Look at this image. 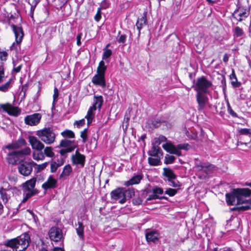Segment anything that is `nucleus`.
<instances>
[{"instance_id": "obj_12", "label": "nucleus", "mask_w": 251, "mask_h": 251, "mask_svg": "<svg viewBox=\"0 0 251 251\" xmlns=\"http://www.w3.org/2000/svg\"><path fill=\"white\" fill-rule=\"evenodd\" d=\"M5 79L4 70L3 66H0V84L2 83ZM12 79H9L4 84L0 85V91L6 92L12 87Z\"/></svg>"}, {"instance_id": "obj_50", "label": "nucleus", "mask_w": 251, "mask_h": 251, "mask_svg": "<svg viewBox=\"0 0 251 251\" xmlns=\"http://www.w3.org/2000/svg\"><path fill=\"white\" fill-rule=\"evenodd\" d=\"M234 34L236 37H240L244 34V31L241 28L236 26L234 29Z\"/></svg>"}, {"instance_id": "obj_64", "label": "nucleus", "mask_w": 251, "mask_h": 251, "mask_svg": "<svg viewBox=\"0 0 251 251\" xmlns=\"http://www.w3.org/2000/svg\"><path fill=\"white\" fill-rule=\"evenodd\" d=\"M82 35V33H79L77 34V35L76 36V44H77V45L78 46H80L81 44V39Z\"/></svg>"}, {"instance_id": "obj_25", "label": "nucleus", "mask_w": 251, "mask_h": 251, "mask_svg": "<svg viewBox=\"0 0 251 251\" xmlns=\"http://www.w3.org/2000/svg\"><path fill=\"white\" fill-rule=\"evenodd\" d=\"M149 155L154 157H160L163 156V152L161 148L156 145L152 144V147L148 151Z\"/></svg>"}, {"instance_id": "obj_24", "label": "nucleus", "mask_w": 251, "mask_h": 251, "mask_svg": "<svg viewBox=\"0 0 251 251\" xmlns=\"http://www.w3.org/2000/svg\"><path fill=\"white\" fill-rule=\"evenodd\" d=\"M11 188H4L2 187L0 188V198L4 204H6L8 202L11 198L10 193L11 192Z\"/></svg>"}, {"instance_id": "obj_47", "label": "nucleus", "mask_w": 251, "mask_h": 251, "mask_svg": "<svg viewBox=\"0 0 251 251\" xmlns=\"http://www.w3.org/2000/svg\"><path fill=\"white\" fill-rule=\"evenodd\" d=\"M151 192L156 195L163 194V190L162 188L154 187L152 189Z\"/></svg>"}, {"instance_id": "obj_2", "label": "nucleus", "mask_w": 251, "mask_h": 251, "mask_svg": "<svg viewBox=\"0 0 251 251\" xmlns=\"http://www.w3.org/2000/svg\"><path fill=\"white\" fill-rule=\"evenodd\" d=\"M251 195V190L249 188L234 189L232 192L226 194V202L228 205H232L237 200L236 204H243L245 202L244 197Z\"/></svg>"}, {"instance_id": "obj_51", "label": "nucleus", "mask_w": 251, "mask_h": 251, "mask_svg": "<svg viewBox=\"0 0 251 251\" xmlns=\"http://www.w3.org/2000/svg\"><path fill=\"white\" fill-rule=\"evenodd\" d=\"M176 193L177 190L176 189L172 188L167 189L165 192V193L169 195L170 197L174 196L176 194Z\"/></svg>"}, {"instance_id": "obj_26", "label": "nucleus", "mask_w": 251, "mask_h": 251, "mask_svg": "<svg viewBox=\"0 0 251 251\" xmlns=\"http://www.w3.org/2000/svg\"><path fill=\"white\" fill-rule=\"evenodd\" d=\"M159 234L156 231H150L146 233V238L147 242H155L159 239Z\"/></svg>"}, {"instance_id": "obj_20", "label": "nucleus", "mask_w": 251, "mask_h": 251, "mask_svg": "<svg viewBox=\"0 0 251 251\" xmlns=\"http://www.w3.org/2000/svg\"><path fill=\"white\" fill-rule=\"evenodd\" d=\"M92 82L95 85H99L102 88H105L106 87L105 75L97 73L93 77Z\"/></svg>"}, {"instance_id": "obj_44", "label": "nucleus", "mask_w": 251, "mask_h": 251, "mask_svg": "<svg viewBox=\"0 0 251 251\" xmlns=\"http://www.w3.org/2000/svg\"><path fill=\"white\" fill-rule=\"evenodd\" d=\"M112 51L111 50L107 48H104L103 53L102 54V59L106 60L108 59L112 55Z\"/></svg>"}, {"instance_id": "obj_43", "label": "nucleus", "mask_w": 251, "mask_h": 251, "mask_svg": "<svg viewBox=\"0 0 251 251\" xmlns=\"http://www.w3.org/2000/svg\"><path fill=\"white\" fill-rule=\"evenodd\" d=\"M167 140V138L163 135H160L158 138L154 139V142L152 144L159 145L162 142H165Z\"/></svg>"}, {"instance_id": "obj_5", "label": "nucleus", "mask_w": 251, "mask_h": 251, "mask_svg": "<svg viewBox=\"0 0 251 251\" xmlns=\"http://www.w3.org/2000/svg\"><path fill=\"white\" fill-rule=\"evenodd\" d=\"M103 98L101 96H94L93 104L88 109L87 113L85 117L87 119V125L89 126L93 122L95 118V113L94 111L97 108L100 109L103 103Z\"/></svg>"}, {"instance_id": "obj_39", "label": "nucleus", "mask_w": 251, "mask_h": 251, "mask_svg": "<svg viewBox=\"0 0 251 251\" xmlns=\"http://www.w3.org/2000/svg\"><path fill=\"white\" fill-rule=\"evenodd\" d=\"M148 162L150 165L151 166H157L159 165V162H160V157H149L148 158Z\"/></svg>"}, {"instance_id": "obj_41", "label": "nucleus", "mask_w": 251, "mask_h": 251, "mask_svg": "<svg viewBox=\"0 0 251 251\" xmlns=\"http://www.w3.org/2000/svg\"><path fill=\"white\" fill-rule=\"evenodd\" d=\"M74 143V141H71L67 139H63L60 141L59 145L58 146L60 147H67Z\"/></svg>"}, {"instance_id": "obj_1", "label": "nucleus", "mask_w": 251, "mask_h": 251, "mask_svg": "<svg viewBox=\"0 0 251 251\" xmlns=\"http://www.w3.org/2000/svg\"><path fill=\"white\" fill-rule=\"evenodd\" d=\"M29 241L28 234L25 233L17 238L5 241L4 245L11 249L0 251H24L28 247Z\"/></svg>"}, {"instance_id": "obj_52", "label": "nucleus", "mask_w": 251, "mask_h": 251, "mask_svg": "<svg viewBox=\"0 0 251 251\" xmlns=\"http://www.w3.org/2000/svg\"><path fill=\"white\" fill-rule=\"evenodd\" d=\"M176 179H169L168 181L169 182V185L173 187H176L180 186L179 182L176 180Z\"/></svg>"}, {"instance_id": "obj_14", "label": "nucleus", "mask_w": 251, "mask_h": 251, "mask_svg": "<svg viewBox=\"0 0 251 251\" xmlns=\"http://www.w3.org/2000/svg\"><path fill=\"white\" fill-rule=\"evenodd\" d=\"M28 142L33 150L41 151L45 148V145L42 141L34 136L28 137Z\"/></svg>"}, {"instance_id": "obj_57", "label": "nucleus", "mask_w": 251, "mask_h": 251, "mask_svg": "<svg viewBox=\"0 0 251 251\" xmlns=\"http://www.w3.org/2000/svg\"><path fill=\"white\" fill-rule=\"evenodd\" d=\"M58 95H59V93H58V89L56 88H55L54 89V94L53 95V103H52L53 107L54 106V104L55 102L56 101H57V98L58 97Z\"/></svg>"}, {"instance_id": "obj_4", "label": "nucleus", "mask_w": 251, "mask_h": 251, "mask_svg": "<svg viewBox=\"0 0 251 251\" xmlns=\"http://www.w3.org/2000/svg\"><path fill=\"white\" fill-rule=\"evenodd\" d=\"M36 135L42 142L47 145L53 144L56 138V134L52 127H45L37 130Z\"/></svg>"}, {"instance_id": "obj_40", "label": "nucleus", "mask_w": 251, "mask_h": 251, "mask_svg": "<svg viewBox=\"0 0 251 251\" xmlns=\"http://www.w3.org/2000/svg\"><path fill=\"white\" fill-rule=\"evenodd\" d=\"M33 158L37 161L39 160H43L45 159V156L43 152H33Z\"/></svg>"}, {"instance_id": "obj_7", "label": "nucleus", "mask_w": 251, "mask_h": 251, "mask_svg": "<svg viewBox=\"0 0 251 251\" xmlns=\"http://www.w3.org/2000/svg\"><path fill=\"white\" fill-rule=\"evenodd\" d=\"M11 26L15 34L16 43H13L12 44L10 47V49L11 50H15L17 51L18 46L21 43L24 37V32L22 27L21 26H18L14 25H12Z\"/></svg>"}, {"instance_id": "obj_8", "label": "nucleus", "mask_w": 251, "mask_h": 251, "mask_svg": "<svg viewBox=\"0 0 251 251\" xmlns=\"http://www.w3.org/2000/svg\"><path fill=\"white\" fill-rule=\"evenodd\" d=\"M37 164L33 161L30 162L25 161L19 164L18 170L19 173L23 176H29L32 173L33 167Z\"/></svg>"}, {"instance_id": "obj_11", "label": "nucleus", "mask_w": 251, "mask_h": 251, "mask_svg": "<svg viewBox=\"0 0 251 251\" xmlns=\"http://www.w3.org/2000/svg\"><path fill=\"white\" fill-rule=\"evenodd\" d=\"M26 144V142L25 140L23 138H20L17 141L12 142L11 144L4 146L2 148V151L5 152L6 150H12L20 149L25 146Z\"/></svg>"}, {"instance_id": "obj_9", "label": "nucleus", "mask_w": 251, "mask_h": 251, "mask_svg": "<svg viewBox=\"0 0 251 251\" xmlns=\"http://www.w3.org/2000/svg\"><path fill=\"white\" fill-rule=\"evenodd\" d=\"M239 137L240 141L238 144L247 145L251 142V129L241 128L238 129Z\"/></svg>"}, {"instance_id": "obj_21", "label": "nucleus", "mask_w": 251, "mask_h": 251, "mask_svg": "<svg viewBox=\"0 0 251 251\" xmlns=\"http://www.w3.org/2000/svg\"><path fill=\"white\" fill-rule=\"evenodd\" d=\"M57 180L54 178L52 176H50L47 180L42 184V187L44 190L47 191L49 189L56 188L57 186Z\"/></svg>"}, {"instance_id": "obj_19", "label": "nucleus", "mask_w": 251, "mask_h": 251, "mask_svg": "<svg viewBox=\"0 0 251 251\" xmlns=\"http://www.w3.org/2000/svg\"><path fill=\"white\" fill-rule=\"evenodd\" d=\"M36 182V178L33 177L31 179L26 181L23 184V190L25 193L26 192H34V187Z\"/></svg>"}, {"instance_id": "obj_49", "label": "nucleus", "mask_w": 251, "mask_h": 251, "mask_svg": "<svg viewBox=\"0 0 251 251\" xmlns=\"http://www.w3.org/2000/svg\"><path fill=\"white\" fill-rule=\"evenodd\" d=\"M48 164H49V162H45L42 164L35 165V166H37L36 168L37 170V172H39L42 171L44 169H45L47 167Z\"/></svg>"}, {"instance_id": "obj_18", "label": "nucleus", "mask_w": 251, "mask_h": 251, "mask_svg": "<svg viewBox=\"0 0 251 251\" xmlns=\"http://www.w3.org/2000/svg\"><path fill=\"white\" fill-rule=\"evenodd\" d=\"M249 13L246 9H243L238 7L233 13V17L239 22L244 20L248 17Z\"/></svg>"}, {"instance_id": "obj_28", "label": "nucleus", "mask_w": 251, "mask_h": 251, "mask_svg": "<svg viewBox=\"0 0 251 251\" xmlns=\"http://www.w3.org/2000/svg\"><path fill=\"white\" fill-rule=\"evenodd\" d=\"M142 179V176L140 175H136L132 177L129 180L125 182L124 185L126 186L137 184L140 183Z\"/></svg>"}, {"instance_id": "obj_53", "label": "nucleus", "mask_w": 251, "mask_h": 251, "mask_svg": "<svg viewBox=\"0 0 251 251\" xmlns=\"http://www.w3.org/2000/svg\"><path fill=\"white\" fill-rule=\"evenodd\" d=\"M186 135L189 139H191L196 140L197 138V133L196 132L187 131Z\"/></svg>"}, {"instance_id": "obj_37", "label": "nucleus", "mask_w": 251, "mask_h": 251, "mask_svg": "<svg viewBox=\"0 0 251 251\" xmlns=\"http://www.w3.org/2000/svg\"><path fill=\"white\" fill-rule=\"evenodd\" d=\"M61 135L65 138H74L75 137L74 132L69 129H66L61 133Z\"/></svg>"}, {"instance_id": "obj_36", "label": "nucleus", "mask_w": 251, "mask_h": 251, "mask_svg": "<svg viewBox=\"0 0 251 251\" xmlns=\"http://www.w3.org/2000/svg\"><path fill=\"white\" fill-rule=\"evenodd\" d=\"M107 69L106 66L105 65L103 60L99 63V66L97 68V73L105 75V72Z\"/></svg>"}, {"instance_id": "obj_3", "label": "nucleus", "mask_w": 251, "mask_h": 251, "mask_svg": "<svg viewBox=\"0 0 251 251\" xmlns=\"http://www.w3.org/2000/svg\"><path fill=\"white\" fill-rule=\"evenodd\" d=\"M31 153V149L29 147H25L24 149L18 151H13L11 150H6L5 152L1 151V154L3 156V154H6V160L9 164L16 165L18 162L23 160L25 156L29 155Z\"/></svg>"}, {"instance_id": "obj_15", "label": "nucleus", "mask_w": 251, "mask_h": 251, "mask_svg": "<svg viewBox=\"0 0 251 251\" xmlns=\"http://www.w3.org/2000/svg\"><path fill=\"white\" fill-rule=\"evenodd\" d=\"M49 235L51 240L58 242L62 237V232L59 227L53 226L49 230Z\"/></svg>"}, {"instance_id": "obj_58", "label": "nucleus", "mask_w": 251, "mask_h": 251, "mask_svg": "<svg viewBox=\"0 0 251 251\" xmlns=\"http://www.w3.org/2000/svg\"><path fill=\"white\" fill-rule=\"evenodd\" d=\"M110 5V3L109 2L108 0H103L101 2V9H106L109 7Z\"/></svg>"}, {"instance_id": "obj_16", "label": "nucleus", "mask_w": 251, "mask_h": 251, "mask_svg": "<svg viewBox=\"0 0 251 251\" xmlns=\"http://www.w3.org/2000/svg\"><path fill=\"white\" fill-rule=\"evenodd\" d=\"M41 119V115L39 113H34L27 115L25 118V122L26 125L31 126L38 125Z\"/></svg>"}, {"instance_id": "obj_23", "label": "nucleus", "mask_w": 251, "mask_h": 251, "mask_svg": "<svg viewBox=\"0 0 251 251\" xmlns=\"http://www.w3.org/2000/svg\"><path fill=\"white\" fill-rule=\"evenodd\" d=\"M162 147L165 150L170 153L174 154L177 156L181 155V152L180 151H179L177 146L176 147L171 143H167L163 145Z\"/></svg>"}, {"instance_id": "obj_29", "label": "nucleus", "mask_w": 251, "mask_h": 251, "mask_svg": "<svg viewBox=\"0 0 251 251\" xmlns=\"http://www.w3.org/2000/svg\"><path fill=\"white\" fill-rule=\"evenodd\" d=\"M146 15V13H144L143 16L140 18H138L137 21L136 25L139 30V34H140V30L143 28V26L147 24Z\"/></svg>"}, {"instance_id": "obj_33", "label": "nucleus", "mask_w": 251, "mask_h": 251, "mask_svg": "<svg viewBox=\"0 0 251 251\" xmlns=\"http://www.w3.org/2000/svg\"><path fill=\"white\" fill-rule=\"evenodd\" d=\"M164 121L160 119H154L148 122V124L151 128H157L160 126Z\"/></svg>"}, {"instance_id": "obj_17", "label": "nucleus", "mask_w": 251, "mask_h": 251, "mask_svg": "<svg viewBox=\"0 0 251 251\" xmlns=\"http://www.w3.org/2000/svg\"><path fill=\"white\" fill-rule=\"evenodd\" d=\"M72 161L74 165H79L83 167L85 165V156L81 154L78 150L75 151V154L72 155Z\"/></svg>"}, {"instance_id": "obj_42", "label": "nucleus", "mask_w": 251, "mask_h": 251, "mask_svg": "<svg viewBox=\"0 0 251 251\" xmlns=\"http://www.w3.org/2000/svg\"><path fill=\"white\" fill-rule=\"evenodd\" d=\"M176 159L174 156L166 154L165 156L164 163L166 164H172Z\"/></svg>"}, {"instance_id": "obj_46", "label": "nucleus", "mask_w": 251, "mask_h": 251, "mask_svg": "<svg viewBox=\"0 0 251 251\" xmlns=\"http://www.w3.org/2000/svg\"><path fill=\"white\" fill-rule=\"evenodd\" d=\"M87 132L88 128H86L80 133V137L82 139L83 143H85L87 141Z\"/></svg>"}, {"instance_id": "obj_60", "label": "nucleus", "mask_w": 251, "mask_h": 251, "mask_svg": "<svg viewBox=\"0 0 251 251\" xmlns=\"http://www.w3.org/2000/svg\"><path fill=\"white\" fill-rule=\"evenodd\" d=\"M7 53L6 51H0V59L1 61H5L7 59Z\"/></svg>"}, {"instance_id": "obj_32", "label": "nucleus", "mask_w": 251, "mask_h": 251, "mask_svg": "<svg viewBox=\"0 0 251 251\" xmlns=\"http://www.w3.org/2000/svg\"><path fill=\"white\" fill-rule=\"evenodd\" d=\"M198 167H201V170L203 171L206 173L212 172L215 168V166L212 164H203L198 165Z\"/></svg>"}, {"instance_id": "obj_59", "label": "nucleus", "mask_w": 251, "mask_h": 251, "mask_svg": "<svg viewBox=\"0 0 251 251\" xmlns=\"http://www.w3.org/2000/svg\"><path fill=\"white\" fill-rule=\"evenodd\" d=\"M227 111L229 114L233 117H237V114L232 110L229 104L227 105Z\"/></svg>"}, {"instance_id": "obj_13", "label": "nucleus", "mask_w": 251, "mask_h": 251, "mask_svg": "<svg viewBox=\"0 0 251 251\" xmlns=\"http://www.w3.org/2000/svg\"><path fill=\"white\" fill-rule=\"evenodd\" d=\"M0 108L2 109L3 111L7 113L9 115L14 116H17L21 113L20 109L17 107L12 106L9 103L0 104Z\"/></svg>"}, {"instance_id": "obj_48", "label": "nucleus", "mask_w": 251, "mask_h": 251, "mask_svg": "<svg viewBox=\"0 0 251 251\" xmlns=\"http://www.w3.org/2000/svg\"><path fill=\"white\" fill-rule=\"evenodd\" d=\"M62 163L61 164L59 163H57L56 162H52L50 164V171L51 173L55 172L57 168L60 166Z\"/></svg>"}, {"instance_id": "obj_6", "label": "nucleus", "mask_w": 251, "mask_h": 251, "mask_svg": "<svg viewBox=\"0 0 251 251\" xmlns=\"http://www.w3.org/2000/svg\"><path fill=\"white\" fill-rule=\"evenodd\" d=\"M193 84L195 83V85H193L194 87V89L197 92H201L202 93L209 94V88L212 86V83L210 81H209L206 78L202 76L197 79L195 83V80H193Z\"/></svg>"}, {"instance_id": "obj_54", "label": "nucleus", "mask_w": 251, "mask_h": 251, "mask_svg": "<svg viewBox=\"0 0 251 251\" xmlns=\"http://www.w3.org/2000/svg\"><path fill=\"white\" fill-rule=\"evenodd\" d=\"M85 120L84 119H82L79 121H76L74 123V125L76 126L77 127L80 128V127L83 126L85 125Z\"/></svg>"}, {"instance_id": "obj_35", "label": "nucleus", "mask_w": 251, "mask_h": 251, "mask_svg": "<svg viewBox=\"0 0 251 251\" xmlns=\"http://www.w3.org/2000/svg\"><path fill=\"white\" fill-rule=\"evenodd\" d=\"M72 172V169L70 165L68 164L66 166L63 168V170L60 176V177H63V176H69L71 173Z\"/></svg>"}, {"instance_id": "obj_63", "label": "nucleus", "mask_w": 251, "mask_h": 251, "mask_svg": "<svg viewBox=\"0 0 251 251\" xmlns=\"http://www.w3.org/2000/svg\"><path fill=\"white\" fill-rule=\"evenodd\" d=\"M126 35H121L118 39V42L119 43H124L126 42Z\"/></svg>"}, {"instance_id": "obj_62", "label": "nucleus", "mask_w": 251, "mask_h": 251, "mask_svg": "<svg viewBox=\"0 0 251 251\" xmlns=\"http://www.w3.org/2000/svg\"><path fill=\"white\" fill-rule=\"evenodd\" d=\"M159 196L158 195H156L155 194H152L151 195H150L148 198L147 199V201H150L153 200L158 199Z\"/></svg>"}, {"instance_id": "obj_31", "label": "nucleus", "mask_w": 251, "mask_h": 251, "mask_svg": "<svg viewBox=\"0 0 251 251\" xmlns=\"http://www.w3.org/2000/svg\"><path fill=\"white\" fill-rule=\"evenodd\" d=\"M229 78L231 80V83L233 87L237 88L241 85V82L238 81L234 70L233 69L232 70L231 74L229 75Z\"/></svg>"}, {"instance_id": "obj_38", "label": "nucleus", "mask_w": 251, "mask_h": 251, "mask_svg": "<svg viewBox=\"0 0 251 251\" xmlns=\"http://www.w3.org/2000/svg\"><path fill=\"white\" fill-rule=\"evenodd\" d=\"M44 154L47 156L49 157H52L54 156V153L53 152V150L51 147H47L44 148Z\"/></svg>"}, {"instance_id": "obj_10", "label": "nucleus", "mask_w": 251, "mask_h": 251, "mask_svg": "<svg viewBox=\"0 0 251 251\" xmlns=\"http://www.w3.org/2000/svg\"><path fill=\"white\" fill-rule=\"evenodd\" d=\"M205 94H206L201 92H197L196 93V100L198 104L197 109L199 111H203L206 104L208 102V98Z\"/></svg>"}, {"instance_id": "obj_56", "label": "nucleus", "mask_w": 251, "mask_h": 251, "mask_svg": "<svg viewBox=\"0 0 251 251\" xmlns=\"http://www.w3.org/2000/svg\"><path fill=\"white\" fill-rule=\"evenodd\" d=\"M101 18V8L99 7L98 9L97 12L94 17L95 20L96 22H99Z\"/></svg>"}, {"instance_id": "obj_55", "label": "nucleus", "mask_w": 251, "mask_h": 251, "mask_svg": "<svg viewBox=\"0 0 251 251\" xmlns=\"http://www.w3.org/2000/svg\"><path fill=\"white\" fill-rule=\"evenodd\" d=\"M35 194V193L32 192H24V195H25V197L22 200V202H25L26 201L30 198L31 196H33Z\"/></svg>"}, {"instance_id": "obj_30", "label": "nucleus", "mask_w": 251, "mask_h": 251, "mask_svg": "<svg viewBox=\"0 0 251 251\" xmlns=\"http://www.w3.org/2000/svg\"><path fill=\"white\" fill-rule=\"evenodd\" d=\"M163 176L167 178V180L171 179H176V176L175 174L173 171L169 168H164L163 169Z\"/></svg>"}, {"instance_id": "obj_61", "label": "nucleus", "mask_w": 251, "mask_h": 251, "mask_svg": "<svg viewBox=\"0 0 251 251\" xmlns=\"http://www.w3.org/2000/svg\"><path fill=\"white\" fill-rule=\"evenodd\" d=\"M189 145L188 144H179L177 145L179 151L180 150H188Z\"/></svg>"}, {"instance_id": "obj_45", "label": "nucleus", "mask_w": 251, "mask_h": 251, "mask_svg": "<svg viewBox=\"0 0 251 251\" xmlns=\"http://www.w3.org/2000/svg\"><path fill=\"white\" fill-rule=\"evenodd\" d=\"M244 201L245 202L244 203H246V204L240 206V208L242 209V210H247L251 209V199L246 200L244 199Z\"/></svg>"}, {"instance_id": "obj_34", "label": "nucleus", "mask_w": 251, "mask_h": 251, "mask_svg": "<svg viewBox=\"0 0 251 251\" xmlns=\"http://www.w3.org/2000/svg\"><path fill=\"white\" fill-rule=\"evenodd\" d=\"M78 226L76 228V232L80 239L84 237V226L82 222H78Z\"/></svg>"}, {"instance_id": "obj_22", "label": "nucleus", "mask_w": 251, "mask_h": 251, "mask_svg": "<svg viewBox=\"0 0 251 251\" xmlns=\"http://www.w3.org/2000/svg\"><path fill=\"white\" fill-rule=\"evenodd\" d=\"M123 191L124 193V198L121 199L119 201L121 204L125 203L127 199H130L135 194L134 189L132 187L127 189L123 188Z\"/></svg>"}, {"instance_id": "obj_27", "label": "nucleus", "mask_w": 251, "mask_h": 251, "mask_svg": "<svg viewBox=\"0 0 251 251\" xmlns=\"http://www.w3.org/2000/svg\"><path fill=\"white\" fill-rule=\"evenodd\" d=\"M110 196L112 199L117 200L120 198H124V193L123 188H118L113 190L110 193Z\"/></svg>"}]
</instances>
